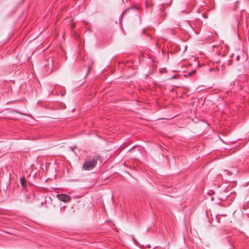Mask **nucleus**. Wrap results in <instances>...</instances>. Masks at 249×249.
<instances>
[{
	"label": "nucleus",
	"instance_id": "nucleus-1",
	"mask_svg": "<svg viewBox=\"0 0 249 249\" xmlns=\"http://www.w3.org/2000/svg\"><path fill=\"white\" fill-rule=\"evenodd\" d=\"M100 159L98 155L94 156L86 160L83 165V169L84 170H91L96 165L97 161Z\"/></svg>",
	"mask_w": 249,
	"mask_h": 249
},
{
	"label": "nucleus",
	"instance_id": "nucleus-2",
	"mask_svg": "<svg viewBox=\"0 0 249 249\" xmlns=\"http://www.w3.org/2000/svg\"><path fill=\"white\" fill-rule=\"evenodd\" d=\"M56 196L60 201L63 202H68L71 200L70 196L66 194H58Z\"/></svg>",
	"mask_w": 249,
	"mask_h": 249
},
{
	"label": "nucleus",
	"instance_id": "nucleus-3",
	"mask_svg": "<svg viewBox=\"0 0 249 249\" xmlns=\"http://www.w3.org/2000/svg\"><path fill=\"white\" fill-rule=\"evenodd\" d=\"M53 63H48L45 65V68L46 69V72L47 73H50L53 69Z\"/></svg>",
	"mask_w": 249,
	"mask_h": 249
},
{
	"label": "nucleus",
	"instance_id": "nucleus-4",
	"mask_svg": "<svg viewBox=\"0 0 249 249\" xmlns=\"http://www.w3.org/2000/svg\"><path fill=\"white\" fill-rule=\"evenodd\" d=\"M194 2L195 1L194 0H190L189 2H187L186 5L188 6L189 8L187 10V12H186V13H189L190 11L192 10V7L194 4Z\"/></svg>",
	"mask_w": 249,
	"mask_h": 249
},
{
	"label": "nucleus",
	"instance_id": "nucleus-5",
	"mask_svg": "<svg viewBox=\"0 0 249 249\" xmlns=\"http://www.w3.org/2000/svg\"><path fill=\"white\" fill-rule=\"evenodd\" d=\"M130 9H136L138 10V9L134 6H132L130 7H128L125 9V11H124L123 13L121 14L120 18H122L124 15L128 11H129Z\"/></svg>",
	"mask_w": 249,
	"mask_h": 249
},
{
	"label": "nucleus",
	"instance_id": "nucleus-6",
	"mask_svg": "<svg viewBox=\"0 0 249 249\" xmlns=\"http://www.w3.org/2000/svg\"><path fill=\"white\" fill-rule=\"evenodd\" d=\"M20 183L22 185V186L24 188H25L26 186V180L24 178H22L20 179Z\"/></svg>",
	"mask_w": 249,
	"mask_h": 249
},
{
	"label": "nucleus",
	"instance_id": "nucleus-7",
	"mask_svg": "<svg viewBox=\"0 0 249 249\" xmlns=\"http://www.w3.org/2000/svg\"><path fill=\"white\" fill-rule=\"evenodd\" d=\"M195 72H196V70L194 69V70H192L191 71H190L189 73H188L187 75H192L193 74H194Z\"/></svg>",
	"mask_w": 249,
	"mask_h": 249
},
{
	"label": "nucleus",
	"instance_id": "nucleus-8",
	"mask_svg": "<svg viewBox=\"0 0 249 249\" xmlns=\"http://www.w3.org/2000/svg\"><path fill=\"white\" fill-rule=\"evenodd\" d=\"M240 55H238L236 56V60L237 61H239L240 60Z\"/></svg>",
	"mask_w": 249,
	"mask_h": 249
},
{
	"label": "nucleus",
	"instance_id": "nucleus-9",
	"mask_svg": "<svg viewBox=\"0 0 249 249\" xmlns=\"http://www.w3.org/2000/svg\"><path fill=\"white\" fill-rule=\"evenodd\" d=\"M177 75H173V76H172L171 77H170L169 79L170 80H172V79H173L174 78H175L176 77Z\"/></svg>",
	"mask_w": 249,
	"mask_h": 249
},
{
	"label": "nucleus",
	"instance_id": "nucleus-10",
	"mask_svg": "<svg viewBox=\"0 0 249 249\" xmlns=\"http://www.w3.org/2000/svg\"><path fill=\"white\" fill-rule=\"evenodd\" d=\"M87 68H88V71L89 72V71H90V67L89 66H87Z\"/></svg>",
	"mask_w": 249,
	"mask_h": 249
},
{
	"label": "nucleus",
	"instance_id": "nucleus-11",
	"mask_svg": "<svg viewBox=\"0 0 249 249\" xmlns=\"http://www.w3.org/2000/svg\"><path fill=\"white\" fill-rule=\"evenodd\" d=\"M133 240L134 242L135 243H136V240H135V239L134 238V237H133Z\"/></svg>",
	"mask_w": 249,
	"mask_h": 249
}]
</instances>
